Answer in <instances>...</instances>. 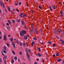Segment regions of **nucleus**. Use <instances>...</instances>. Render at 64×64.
<instances>
[{
  "mask_svg": "<svg viewBox=\"0 0 64 64\" xmlns=\"http://www.w3.org/2000/svg\"><path fill=\"white\" fill-rule=\"evenodd\" d=\"M20 33L21 36H24V34H26V32L25 30H22V31L20 32Z\"/></svg>",
  "mask_w": 64,
  "mask_h": 64,
  "instance_id": "1",
  "label": "nucleus"
},
{
  "mask_svg": "<svg viewBox=\"0 0 64 64\" xmlns=\"http://www.w3.org/2000/svg\"><path fill=\"white\" fill-rule=\"evenodd\" d=\"M0 6H3L4 8L5 7V6H4V3H2V1H0Z\"/></svg>",
  "mask_w": 64,
  "mask_h": 64,
  "instance_id": "2",
  "label": "nucleus"
},
{
  "mask_svg": "<svg viewBox=\"0 0 64 64\" xmlns=\"http://www.w3.org/2000/svg\"><path fill=\"white\" fill-rule=\"evenodd\" d=\"M54 33L56 34H57L59 32V31L57 30H55L54 32Z\"/></svg>",
  "mask_w": 64,
  "mask_h": 64,
  "instance_id": "3",
  "label": "nucleus"
},
{
  "mask_svg": "<svg viewBox=\"0 0 64 64\" xmlns=\"http://www.w3.org/2000/svg\"><path fill=\"white\" fill-rule=\"evenodd\" d=\"M29 36V35H28V36H24V38L26 40H27V39H28V36Z\"/></svg>",
  "mask_w": 64,
  "mask_h": 64,
  "instance_id": "4",
  "label": "nucleus"
},
{
  "mask_svg": "<svg viewBox=\"0 0 64 64\" xmlns=\"http://www.w3.org/2000/svg\"><path fill=\"white\" fill-rule=\"evenodd\" d=\"M4 40H7V36H6L5 35L4 36Z\"/></svg>",
  "mask_w": 64,
  "mask_h": 64,
  "instance_id": "5",
  "label": "nucleus"
},
{
  "mask_svg": "<svg viewBox=\"0 0 64 64\" xmlns=\"http://www.w3.org/2000/svg\"><path fill=\"white\" fill-rule=\"evenodd\" d=\"M21 23L22 25H24L25 24V22H24V21L23 20H22Z\"/></svg>",
  "mask_w": 64,
  "mask_h": 64,
  "instance_id": "6",
  "label": "nucleus"
},
{
  "mask_svg": "<svg viewBox=\"0 0 64 64\" xmlns=\"http://www.w3.org/2000/svg\"><path fill=\"white\" fill-rule=\"evenodd\" d=\"M19 15L20 17L22 18H23L22 16L23 15V14L22 13H21L20 14H19Z\"/></svg>",
  "mask_w": 64,
  "mask_h": 64,
  "instance_id": "7",
  "label": "nucleus"
},
{
  "mask_svg": "<svg viewBox=\"0 0 64 64\" xmlns=\"http://www.w3.org/2000/svg\"><path fill=\"white\" fill-rule=\"evenodd\" d=\"M16 21H17V22H20L21 21V20L20 19L18 20V18H16Z\"/></svg>",
  "mask_w": 64,
  "mask_h": 64,
  "instance_id": "8",
  "label": "nucleus"
},
{
  "mask_svg": "<svg viewBox=\"0 0 64 64\" xmlns=\"http://www.w3.org/2000/svg\"><path fill=\"white\" fill-rule=\"evenodd\" d=\"M60 42H61L62 43V44H64V40H60Z\"/></svg>",
  "mask_w": 64,
  "mask_h": 64,
  "instance_id": "9",
  "label": "nucleus"
},
{
  "mask_svg": "<svg viewBox=\"0 0 64 64\" xmlns=\"http://www.w3.org/2000/svg\"><path fill=\"white\" fill-rule=\"evenodd\" d=\"M49 8H50V9L51 10V11L53 10L52 9V8H51V6H49Z\"/></svg>",
  "mask_w": 64,
  "mask_h": 64,
  "instance_id": "10",
  "label": "nucleus"
},
{
  "mask_svg": "<svg viewBox=\"0 0 64 64\" xmlns=\"http://www.w3.org/2000/svg\"><path fill=\"white\" fill-rule=\"evenodd\" d=\"M12 45L14 47V48H15V43H14V42L12 43Z\"/></svg>",
  "mask_w": 64,
  "mask_h": 64,
  "instance_id": "11",
  "label": "nucleus"
},
{
  "mask_svg": "<svg viewBox=\"0 0 64 64\" xmlns=\"http://www.w3.org/2000/svg\"><path fill=\"white\" fill-rule=\"evenodd\" d=\"M8 22L10 24H11V21H10V20H8Z\"/></svg>",
  "mask_w": 64,
  "mask_h": 64,
  "instance_id": "12",
  "label": "nucleus"
},
{
  "mask_svg": "<svg viewBox=\"0 0 64 64\" xmlns=\"http://www.w3.org/2000/svg\"><path fill=\"white\" fill-rule=\"evenodd\" d=\"M22 45L24 47H25V45H26L25 42H23L22 44Z\"/></svg>",
  "mask_w": 64,
  "mask_h": 64,
  "instance_id": "13",
  "label": "nucleus"
},
{
  "mask_svg": "<svg viewBox=\"0 0 64 64\" xmlns=\"http://www.w3.org/2000/svg\"><path fill=\"white\" fill-rule=\"evenodd\" d=\"M11 62L12 63V64H13V63H14V60H12L11 61Z\"/></svg>",
  "mask_w": 64,
  "mask_h": 64,
  "instance_id": "14",
  "label": "nucleus"
},
{
  "mask_svg": "<svg viewBox=\"0 0 64 64\" xmlns=\"http://www.w3.org/2000/svg\"><path fill=\"white\" fill-rule=\"evenodd\" d=\"M38 55L39 57H41V55L40 53H38Z\"/></svg>",
  "mask_w": 64,
  "mask_h": 64,
  "instance_id": "15",
  "label": "nucleus"
},
{
  "mask_svg": "<svg viewBox=\"0 0 64 64\" xmlns=\"http://www.w3.org/2000/svg\"><path fill=\"white\" fill-rule=\"evenodd\" d=\"M7 58V56H4L3 60H4V59H5Z\"/></svg>",
  "mask_w": 64,
  "mask_h": 64,
  "instance_id": "16",
  "label": "nucleus"
},
{
  "mask_svg": "<svg viewBox=\"0 0 64 64\" xmlns=\"http://www.w3.org/2000/svg\"><path fill=\"white\" fill-rule=\"evenodd\" d=\"M2 51L4 52V53H5V54H6V52L5 50H2Z\"/></svg>",
  "mask_w": 64,
  "mask_h": 64,
  "instance_id": "17",
  "label": "nucleus"
},
{
  "mask_svg": "<svg viewBox=\"0 0 64 64\" xmlns=\"http://www.w3.org/2000/svg\"><path fill=\"white\" fill-rule=\"evenodd\" d=\"M34 41H33L32 42V46H33V45H34Z\"/></svg>",
  "mask_w": 64,
  "mask_h": 64,
  "instance_id": "18",
  "label": "nucleus"
},
{
  "mask_svg": "<svg viewBox=\"0 0 64 64\" xmlns=\"http://www.w3.org/2000/svg\"><path fill=\"white\" fill-rule=\"evenodd\" d=\"M56 46V44H52V47H55V46Z\"/></svg>",
  "mask_w": 64,
  "mask_h": 64,
  "instance_id": "19",
  "label": "nucleus"
},
{
  "mask_svg": "<svg viewBox=\"0 0 64 64\" xmlns=\"http://www.w3.org/2000/svg\"><path fill=\"white\" fill-rule=\"evenodd\" d=\"M60 14H62L63 13V11L62 10H61L60 12Z\"/></svg>",
  "mask_w": 64,
  "mask_h": 64,
  "instance_id": "20",
  "label": "nucleus"
},
{
  "mask_svg": "<svg viewBox=\"0 0 64 64\" xmlns=\"http://www.w3.org/2000/svg\"><path fill=\"white\" fill-rule=\"evenodd\" d=\"M6 28L8 30H10V29L9 28V27H6Z\"/></svg>",
  "mask_w": 64,
  "mask_h": 64,
  "instance_id": "21",
  "label": "nucleus"
},
{
  "mask_svg": "<svg viewBox=\"0 0 64 64\" xmlns=\"http://www.w3.org/2000/svg\"><path fill=\"white\" fill-rule=\"evenodd\" d=\"M39 8V9H41V8H42V7H41V6H38Z\"/></svg>",
  "mask_w": 64,
  "mask_h": 64,
  "instance_id": "22",
  "label": "nucleus"
},
{
  "mask_svg": "<svg viewBox=\"0 0 64 64\" xmlns=\"http://www.w3.org/2000/svg\"><path fill=\"white\" fill-rule=\"evenodd\" d=\"M48 43L49 44H51V43H52V42L50 41H48Z\"/></svg>",
  "mask_w": 64,
  "mask_h": 64,
  "instance_id": "23",
  "label": "nucleus"
},
{
  "mask_svg": "<svg viewBox=\"0 0 64 64\" xmlns=\"http://www.w3.org/2000/svg\"><path fill=\"white\" fill-rule=\"evenodd\" d=\"M38 49L39 51L40 52H41V50H40V48H38Z\"/></svg>",
  "mask_w": 64,
  "mask_h": 64,
  "instance_id": "24",
  "label": "nucleus"
},
{
  "mask_svg": "<svg viewBox=\"0 0 64 64\" xmlns=\"http://www.w3.org/2000/svg\"><path fill=\"white\" fill-rule=\"evenodd\" d=\"M61 61V60L60 59H58V62H60V61Z\"/></svg>",
  "mask_w": 64,
  "mask_h": 64,
  "instance_id": "25",
  "label": "nucleus"
},
{
  "mask_svg": "<svg viewBox=\"0 0 64 64\" xmlns=\"http://www.w3.org/2000/svg\"><path fill=\"white\" fill-rule=\"evenodd\" d=\"M62 31V30L61 29H60L59 32H59L60 33H61V32Z\"/></svg>",
  "mask_w": 64,
  "mask_h": 64,
  "instance_id": "26",
  "label": "nucleus"
},
{
  "mask_svg": "<svg viewBox=\"0 0 64 64\" xmlns=\"http://www.w3.org/2000/svg\"><path fill=\"white\" fill-rule=\"evenodd\" d=\"M8 10L10 12V8L8 7Z\"/></svg>",
  "mask_w": 64,
  "mask_h": 64,
  "instance_id": "27",
  "label": "nucleus"
},
{
  "mask_svg": "<svg viewBox=\"0 0 64 64\" xmlns=\"http://www.w3.org/2000/svg\"><path fill=\"white\" fill-rule=\"evenodd\" d=\"M12 21V22L13 23H15V20H13Z\"/></svg>",
  "mask_w": 64,
  "mask_h": 64,
  "instance_id": "28",
  "label": "nucleus"
},
{
  "mask_svg": "<svg viewBox=\"0 0 64 64\" xmlns=\"http://www.w3.org/2000/svg\"><path fill=\"white\" fill-rule=\"evenodd\" d=\"M34 40H36L37 39V38L35 37H34Z\"/></svg>",
  "mask_w": 64,
  "mask_h": 64,
  "instance_id": "29",
  "label": "nucleus"
},
{
  "mask_svg": "<svg viewBox=\"0 0 64 64\" xmlns=\"http://www.w3.org/2000/svg\"><path fill=\"white\" fill-rule=\"evenodd\" d=\"M1 53L2 54V56H5V54H3V52H2Z\"/></svg>",
  "mask_w": 64,
  "mask_h": 64,
  "instance_id": "30",
  "label": "nucleus"
},
{
  "mask_svg": "<svg viewBox=\"0 0 64 64\" xmlns=\"http://www.w3.org/2000/svg\"><path fill=\"white\" fill-rule=\"evenodd\" d=\"M16 42L17 44H19V42L18 40H16Z\"/></svg>",
  "mask_w": 64,
  "mask_h": 64,
  "instance_id": "31",
  "label": "nucleus"
},
{
  "mask_svg": "<svg viewBox=\"0 0 64 64\" xmlns=\"http://www.w3.org/2000/svg\"><path fill=\"white\" fill-rule=\"evenodd\" d=\"M56 56H58L59 55V54L57 53L56 54Z\"/></svg>",
  "mask_w": 64,
  "mask_h": 64,
  "instance_id": "32",
  "label": "nucleus"
},
{
  "mask_svg": "<svg viewBox=\"0 0 64 64\" xmlns=\"http://www.w3.org/2000/svg\"><path fill=\"white\" fill-rule=\"evenodd\" d=\"M4 50H6V47L5 46H4Z\"/></svg>",
  "mask_w": 64,
  "mask_h": 64,
  "instance_id": "33",
  "label": "nucleus"
},
{
  "mask_svg": "<svg viewBox=\"0 0 64 64\" xmlns=\"http://www.w3.org/2000/svg\"><path fill=\"white\" fill-rule=\"evenodd\" d=\"M14 58L15 60H17V58L16 57H14Z\"/></svg>",
  "mask_w": 64,
  "mask_h": 64,
  "instance_id": "34",
  "label": "nucleus"
},
{
  "mask_svg": "<svg viewBox=\"0 0 64 64\" xmlns=\"http://www.w3.org/2000/svg\"><path fill=\"white\" fill-rule=\"evenodd\" d=\"M6 44L8 47H9V44L7 43Z\"/></svg>",
  "mask_w": 64,
  "mask_h": 64,
  "instance_id": "35",
  "label": "nucleus"
},
{
  "mask_svg": "<svg viewBox=\"0 0 64 64\" xmlns=\"http://www.w3.org/2000/svg\"><path fill=\"white\" fill-rule=\"evenodd\" d=\"M12 52L13 53V54H14V55H15V52H14L13 51H12Z\"/></svg>",
  "mask_w": 64,
  "mask_h": 64,
  "instance_id": "36",
  "label": "nucleus"
},
{
  "mask_svg": "<svg viewBox=\"0 0 64 64\" xmlns=\"http://www.w3.org/2000/svg\"><path fill=\"white\" fill-rule=\"evenodd\" d=\"M10 41H12V40H13V38H10Z\"/></svg>",
  "mask_w": 64,
  "mask_h": 64,
  "instance_id": "37",
  "label": "nucleus"
},
{
  "mask_svg": "<svg viewBox=\"0 0 64 64\" xmlns=\"http://www.w3.org/2000/svg\"><path fill=\"white\" fill-rule=\"evenodd\" d=\"M35 32H36V33L37 34H38V31H36Z\"/></svg>",
  "mask_w": 64,
  "mask_h": 64,
  "instance_id": "38",
  "label": "nucleus"
},
{
  "mask_svg": "<svg viewBox=\"0 0 64 64\" xmlns=\"http://www.w3.org/2000/svg\"><path fill=\"white\" fill-rule=\"evenodd\" d=\"M56 38H57V39L59 38V37H58V36H56Z\"/></svg>",
  "mask_w": 64,
  "mask_h": 64,
  "instance_id": "39",
  "label": "nucleus"
},
{
  "mask_svg": "<svg viewBox=\"0 0 64 64\" xmlns=\"http://www.w3.org/2000/svg\"><path fill=\"white\" fill-rule=\"evenodd\" d=\"M14 5H18V4L17 3H15Z\"/></svg>",
  "mask_w": 64,
  "mask_h": 64,
  "instance_id": "40",
  "label": "nucleus"
},
{
  "mask_svg": "<svg viewBox=\"0 0 64 64\" xmlns=\"http://www.w3.org/2000/svg\"><path fill=\"white\" fill-rule=\"evenodd\" d=\"M20 46H22V43H20Z\"/></svg>",
  "mask_w": 64,
  "mask_h": 64,
  "instance_id": "41",
  "label": "nucleus"
},
{
  "mask_svg": "<svg viewBox=\"0 0 64 64\" xmlns=\"http://www.w3.org/2000/svg\"><path fill=\"white\" fill-rule=\"evenodd\" d=\"M60 16L61 17H63V14H62L60 15Z\"/></svg>",
  "mask_w": 64,
  "mask_h": 64,
  "instance_id": "42",
  "label": "nucleus"
},
{
  "mask_svg": "<svg viewBox=\"0 0 64 64\" xmlns=\"http://www.w3.org/2000/svg\"><path fill=\"white\" fill-rule=\"evenodd\" d=\"M28 50L29 52L30 53V52H31V50Z\"/></svg>",
  "mask_w": 64,
  "mask_h": 64,
  "instance_id": "43",
  "label": "nucleus"
},
{
  "mask_svg": "<svg viewBox=\"0 0 64 64\" xmlns=\"http://www.w3.org/2000/svg\"><path fill=\"white\" fill-rule=\"evenodd\" d=\"M27 55V56H29V54H26Z\"/></svg>",
  "mask_w": 64,
  "mask_h": 64,
  "instance_id": "44",
  "label": "nucleus"
},
{
  "mask_svg": "<svg viewBox=\"0 0 64 64\" xmlns=\"http://www.w3.org/2000/svg\"><path fill=\"white\" fill-rule=\"evenodd\" d=\"M0 62H2V59L1 58H0Z\"/></svg>",
  "mask_w": 64,
  "mask_h": 64,
  "instance_id": "45",
  "label": "nucleus"
},
{
  "mask_svg": "<svg viewBox=\"0 0 64 64\" xmlns=\"http://www.w3.org/2000/svg\"><path fill=\"white\" fill-rule=\"evenodd\" d=\"M31 26L32 27V28H34V26Z\"/></svg>",
  "mask_w": 64,
  "mask_h": 64,
  "instance_id": "46",
  "label": "nucleus"
},
{
  "mask_svg": "<svg viewBox=\"0 0 64 64\" xmlns=\"http://www.w3.org/2000/svg\"><path fill=\"white\" fill-rule=\"evenodd\" d=\"M4 64H6V60H4Z\"/></svg>",
  "mask_w": 64,
  "mask_h": 64,
  "instance_id": "47",
  "label": "nucleus"
},
{
  "mask_svg": "<svg viewBox=\"0 0 64 64\" xmlns=\"http://www.w3.org/2000/svg\"><path fill=\"white\" fill-rule=\"evenodd\" d=\"M20 55H21V54H22V52H20Z\"/></svg>",
  "mask_w": 64,
  "mask_h": 64,
  "instance_id": "48",
  "label": "nucleus"
},
{
  "mask_svg": "<svg viewBox=\"0 0 64 64\" xmlns=\"http://www.w3.org/2000/svg\"><path fill=\"white\" fill-rule=\"evenodd\" d=\"M2 24L3 25H4V26L5 25V24H4V23H2Z\"/></svg>",
  "mask_w": 64,
  "mask_h": 64,
  "instance_id": "49",
  "label": "nucleus"
},
{
  "mask_svg": "<svg viewBox=\"0 0 64 64\" xmlns=\"http://www.w3.org/2000/svg\"><path fill=\"white\" fill-rule=\"evenodd\" d=\"M55 9V6L54 5V9Z\"/></svg>",
  "mask_w": 64,
  "mask_h": 64,
  "instance_id": "50",
  "label": "nucleus"
},
{
  "mask_svg": "<svg viewBox=\"0 0 64 64\" xmlns=\"http://www.w3.org/2000/svg\"><path fill=\"white\" fill-rule=\"evenodd\" d=\"M6 25H8V26H9V24L8 23H7L6 24Z\"/></svg>",
  "mask_w": 64,
  "mask_h": 64,
  "instance_id": "51",
  "label": "nucleus"
},
{
  "mask_svg": "<svg viewBox=\"0 0 64 64\" xmlns=\"http://www.w3.org/2000/svg\"><path fill=\"white\" fill-rule=\"evenodd\" d=\"M53 56L54 57H55V54L53 55Z\"/></svg>",
  "mask_w": 64,
  "mask_h": 64,
  "instance_id": "52",
  "label": "nucleus"
},
{
  "mask_svg": "<svg viewBox=\"0 0 64 64\" xmlns=\"http://www.w3.org/2000/svg\"><path fill=\"white\" fill-rule=\"evenodd\" d=\"M34 64H37V62H34Z\"/></svg>",
  "mask_w": 64,
  "mask_h": 64,
  "instance_id": "53",
  "label": "nucleus"
},
{
  "mask_svg": "<svg viewBox=\"0 0 64 64\" xmlns=\"http://www.w3.org/2000/svg\"><path fill=\"white\" fill-rule=\"evenodd\" d=\"M16 10H17V11H18V12H19V10H18L16 9Z\"/></svg>",
  "mask_w": 64,
  "mask_h": 64,
  "instance_id": "54",
  "label": "nucleus"
},
{
  "mask_svg": "<svg viewBox=\"0 0 64 64\" xmlns=\"http://www.w3.org/2000/svg\"><path fill=\"white\" fill-rule=\"evenodd\" d=\"M27 57L28 58H30V56H27Z\"/></svg>",
  "mask_w": 64,
  "mask_h": 64,
  "instance_id": "55",
  "label": "nucleus"
},
{
  "mask_svg": "<svg viewBox=\"0 0 64 64\" xmlns=\"http://www.w3.org/2000/svg\"><path fill=\"white\" fill-rule=\"evenodd\" d=\"M21 2H20L19 3V5H21Z\"/></svg>",
  "mask_w": 64,
  "mask_h": 64,
  "instance_id": "56",
  "label": "nucleus"
},
{
  "mask_svg": "<svg viewBox=\"0 0 64 64\" xmlns=\"http://www.w3.org/2000/svg\"><path fill=\"white\" fill-rule=\"evenodd\" d=\"M10 36H11L10 35H8V37H10Z\"/></svg>",
  "mask_w": 64,
  "mask_h": 64,
  "instance_id": "57",
  "label": "nucleus"
},
{
  "mask_svg": "<svg viewBox=\"0 0 64 64\" xmlns=\"http://www.w3.org/2000/svg\"><path fill=\"white\" fill-rule=\"evenodd\" d=\"M39 30L40 31V32H41V30L40 29H39Z\"/></svg>",
  "mask_w": 64,
  "mask_h": 64,
  "instance_id": "58",
  "label": "nucleus"
},
{
  "mask_svg": "<svg viewBox=\"0 0 64 64\" xmlns=\"http://www.w3.org/2000/svg\"><path fill=\"white\" fill-rule=\"evenodd\" d=\"M40 43L42 44H43V42H40Z\"/></svg>",
  "mask_w": 64,
  "mask_h": 64,
  "instance_id": "59",
  "label": "nucleus"
},
{
  "mask_svg": "<svg viewBox=\"0 0 64 64\" xmlns=\"http://www.w3.org/2000/svg\"><path fill=\"white\" fill-rule=\"evenodd\" d=\"M36 60H37V61H39V59H38V58H37L36 59Z\"/></svg>",
  "mask_w": 64,
  "mask_h": 64,
  "instance_id": "60",
  "label": "nucleus"
},
{
  "mask_svg": "<svg viewBox=\"0 0 64 64\" xmlns=\"http://www.w3.org/2000/svg\"><path fill=\"white\" fill-rule=\"evenodd\" d=\"M42 63H44V60H43L42 61Z\"/></svg>",
  "mask_w": 64,
  "mask_h": 64,
  "instance_id": "61",
  "label": "nucleus"
},
{
  "mask_svg": "<svg viewBox=\"0 0 64 64\" xmlns=\"http://www.w3.org/2000/svg\"><path fill=\"white\" fill-rule=\"evenodd\" d=\"M11 42H12V43H13V41H11Z\"/></svg>",
  "mask_w": 64,
  "mask_h": 64,
  "instance_id": "62",
  "label": "nucleus"
},
{
  "mask_svg": "<svg viewBox=\"0 0 64 64\" xmlns=\"http://www.w3.org/2000/svg\"><path fill=\"white\" fill-rule=\"evenodd\" d=\"M26 46H28V44H26Z\"/></svg>",
  "mask_w": 64,
  "mask_h": 64,
  "instance_id": "63",
  "label": "nucleus"
},
{
  "mask_svg": "<svg viewBox=\"0 0 64 64\" xmlns=\"http://www.w3.org/2000/svg\"><path fill=\"white\" fill-rule=\"evenodd\" d=\"M2 38V37L0 36V39H1Z\"/></svg>",
  "mask_w": 64,
  "mask_h": 64,
  "instance_id": "64",
  "label": "nucleus"
}]
</instances>
